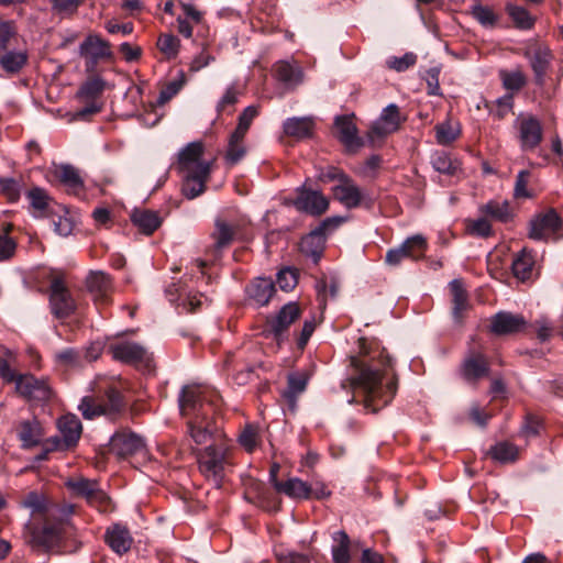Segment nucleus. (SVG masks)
I'll return each instance as SVG.
<instances>
[{
	"instance_id": "obj_1",
	"label": "nucleus",
	"mask_w": 563,
	"mask_h": 563,
	"mask_svg": "<svg viewBox=\"0 0 563 563\" xmlns=\"http://www.w3.org/2000/svg\"><path fill=\"white\" fill-rule=\"evenodd\" d=\"M346 384L362 396L364 408L377 412L394 398L397 389L393 364L386 350L365 338L358 339V354L350 357Z\"/></svg>"
},
{
	"instance_id": "obj_2",
	"label": "nucleus",
	"mask_w": 563,
	"mask_h": 563,
	"mask_svg": "<svg viewBox=\"0 0 563 563\" xmlns=\"http://www.w3.org/2000/svg\"><path fill=\"white\" fill-rule=\"evenodd\" d=\"M216 398L213 390L199 385L183 388L179 398L180 412L187 419L189 437L198 445L209 441L212 443L225 441L214 417Z\"/></svg>"
},
{
	"instance_id": "obj_3",
	"label": "nucleus",
	"mask_w": 563,
	"mask_h": 563,
	"mask_svg": "<svg viewBox=\"0 0 563 563\" xmlns=\"http://www.w3.org/2000/svg\"><path fill=\"white\" fill-rule=\"evenodd\" d=\"M203 144L191 142L178 154V168L184 177L183 194L194 199L206 190L210 178L212 161L203 159Z\"/></svg>"
},
{
	"instance_id": "obj_4",
	"label": "nucleus",
	"mask_w": 563,
	"mask_h": 563,
	"mask_svg": "<svg viewBox=\"0 0 563 563\" xmlns=\"http://www.w3.org/2000/svg\"><path fill=\"white\" fill-rule=\"evenodd\" d=\"M200 473L220 486L224 470L230 464L229 445L225 441L211 443L197 454Z\"/></svg>"
},
{
	"instance_id": "obj_5",
	"label": "nucleus",
	"mask_w": 563,
	"mask_h": 563,
	"mask_svg": "<svg viewBox=\"0 0 563 563\" xmlns=\"http://www.w3.org/2000/svg\"><path fill=\"white\" fill-rule=\"evenodd\" d=\"M125 407L122 394L115 388H108L102 398L86 396L81 399L78 409L86 419L99 416L115 417Z\"/></svg>"
},
{
	"instance_id": "obj_6",
	"label": "nucleus",
	"mask_w": 563,
	"mask_h": 563,
	"mask_svg": "<svg viewBox=\"0 0 563 563\" xmlns=\"http://www.w3.org/2000/svg\"><path fill=\"white\" fill-rule=\"evenodd\" d=\"M562 235V219L553 208L536 213L529 222V238L532 240H558Z\"/></svg>"
},
{
	"instance_id": "obj_7",
	"label": "nucleus",
	"mask_w": 563,
	"mask_h": 563,
	"mask_svg": "<svg viewBox=\"0 0 563 563\" xmlns=\"http://www.w3.org/2000/svg\"><path fill=\"white\" fill-rule=\"evenodd\" d=\"M79 56L85 60L86 70L92 73L100 62L114 58L111 45L98 34H89L79 45Z\"/></svg>"
},
{
	"instance_id": "obj_8",
	"label": "nucleus",
	"mask_w": 563,
	"mask_h": 563,
	"mask_svg": "<svg viewBox=\"0 0 563 563\" xmlns=\"http://www.w3.org/2000/svg\"><path fill=\"white\" fill-rule=\"evenodd\" d=\"M111 356L122 363L150 368L153 356L142 344L121 340L109 345Z\"/></svg>"
},
{
	"instance_id": "obj_9",
	"label": "nucleus",
	"mask_w": 563,
	"mask_h": 563,
	"mask_svg": "<svg viewBox=\"0 0 563 563\" xmlns=\"http://www.w3.org/2000/svg\"><path fill=\"white\" fill-rule=\"evenodd\" d=\"M525 58L528 59L529 65L534 75V82L539 87L545 85V77L551 68L553 60V53L548 45L539 42L527 44L522 52Z\"/></svg>"
},
{
	"instance_id": "obj_10",
	"label": "nucleus",
	"mask_w": 563,
	"mask_h": 563,
	"mask_svg": "<svg viewBox=\"0 0 563 563\" xmlns=\"http://www.w3.org/2000/svg\"><path fill=\"white\" fill-rule=\"evenodd\" d=\"M49 306L52 313L58 319L69 317L76 309V302L64 279L59 276H55L51 280Z\"/></svg>"
},
{
	"instance_id": "obj_11",
	"label": "nucleus",
	"mask_w": 563,
	"mask_h": 563,
	"mask_svg": "<svg viewBox=\"0 0 563 563\" xmlns=\"http://www.w3.org/2000/svg\"><path fill=\"white\" fill-rule=\"evenodd\" d=\"M15 389L21 397L32 401H47L53 396L47 379L37 378L31 374L19 375Z\"/></svg>"
},
{
	"instance_id": "obj_12",
	"label": "nucleus",
	"mask_w": 563,
	"mask_h": 563,
	"mask_svg": "<svg viewBox=\"0 0 563 563\" xmlns=\"http://www.w3.org/2000/svg\"><path fill=\"white\" fill-rule=\"evenodd\" d=\"M490 365L482 352L470 350L460 366L461 377L468 384L476 385L489 376Z\"/></svg>"
},
{
	"instance_id": "obj_13",
	"label": "nucleus",
	"mask_w": 563,
	"mask_h": 563,
	"mask_svg": "<svg viewBox=\"0 0 563 563\" xmlns=\"http://www.w3.org/2000/svg\"><path fill=\"white\" fill-rule=\"evenodd\" d=\"M296 192L292 203L297 210L319 217L329 209L330 201L321 191L301 186Z\"/></svg>"
},
{
	"instance_id": "obj_14",
	"label": "nucleus",
	"mask_w": 563,
	"mask_h": 563,
	"mask_svg": "<svg viewBox=\"0 0 563 563\" xmlns=\"http://www.w3.org/2000/svg\"><path fill=\"white\" fill-rule=\"evenodd\" d=\"M332 194L334 199L346 209H355L362 205L372 206V200L366 199L361 188L349 175L332 188Z\"/></svg>"
},
{
	"instance_id": "obj_15",
	"label": "nucleus",
	"mask_w": 563,
	"mask_h": 563,
	"mask_svg": "<svg viewBox=\"0 0 563 563\" xmlns=\"http://www.w3.org/2000/svg\"><path fill=\"white\" fill-rule=\"evenodd\" d=\"M300 317V309L296 302L285 305L279 312L266 322V332L272 334L278 344L284 339L288 328Z\"/></svg>"
},
{
	"instance_id": "obj_16",
	"label": "nucleus",
	"mask_w": 563,
	"mask_h": 563,
	"mask_svg": "<svg viewBox=\"0 0 563 563\" xmlns=\"http://www.w3.org/2000/svg\"><path fill=\"white\" fill-rule=\"evenodd\" d=\"M400 122L399 108L396 104L387 106L368 131L367 136L369 141L375 143L377 140L397 131Z\"/></svg>"
},
{
	"instance_id": "obj_17",
	"label": "nucleus",
	"mask_w": 563,
	"mask_h": 563,
	"mask_svg": "<svg viewBox=\"0 0 563 563\" xmlns=\"http://www.w3.org/2000/svg\"><path fill=\"white\" fill-rule=\"evenodd\" d=\"M144 441L137 434L122 430L114 433L110 440V448L120 457H126L144 450Z\"/></svg>"
},
{
	"instance_id": "obj_18",
	"label": "nucleus",
	"mask_w": 563,
	"mask_h": 563,
	"mask_svg": "<svg viewBox=\"0 0 563 563\" xmlns=\"http://www.w3.org/2000/svg\"><path fill=\"white\" fill-rule=\"evenodd\" d=\"M86 286L97 305L109 303L112 291L109 275L103 272H91L86 278Z\"/></svg>"
},
{
	"instance_id": "obj_19",
	"label": "nucleus",
	"mask_w": 563,
	"mask_h": 563,
	"mask_svg": "<svg viewBox=\"0 0 563 563\" xmlns=\"http://www.w3.org/2000/svg\"><path fill=\"white\" fill-rule=\"evenodd\" d=\"M542 126L538 119L528 117L519 122V140L523 151L534 150L542 141Z\"/></svg>"
},
{
	"instance_id": "obj_20",
	"label": "nucleus",
	"mask_w": 563,
	"mask_h": 563,
	"mask_svg": "<svg viewBox=\"0 0 563 563\" xmlns=\"http://www.w3.org/2000/svg\"><path fill=\"white\" fill-rule=\"evenodd\" d=\"M526 325L522 316L510 312H498L490 320V331L497 335L512 334L521 331Z\"/></svg>"
},
{
	"instance_id": "obj_21",
	"label": "nucleus",
	"mask_w": 563,
	"mask_h": 563,
	"mask_svg": "<svg viewBox=\"0 0 563 563\" xmlns=\"http://www.w3.org/2000/svg\"><path fill=\"white\" fill-rule=\"evenodd\" d=\"M276 79L288 88H296L303 81L302 68L296 62L279 60L274 65Z\"/></svg>"
},
{
	"instance_id": "obj_22",
	"label": "nucleus",
	"mask_w": 563,
	"mask_h": 563,
	"mask_svg": "<svg viewBox=\"0 0 563 563\" xmlns=\"http://www.w3.org/2000/svg\"><path fill=\"white\" fill-rule=\"evenodd\" d=\"M44 431L37 419L21 421L18 426V438L23 449H31L41 443Z\"/></svg>"
},
{
	"instance_id": "obj_23",
	"label": "nucleus",
	"mask_w": 563,
	"mask_h": 563,
	"mask_svg": "<svg viewBox=\"0 0 563 563\" xmlns=\"http://www.w3.org/2000/svg\"><path fill=\"white\" fill-rule=\"evenodd\" d=\"M284 133L296 140L311 137L314 130V119L312 117H292L284 122Z\"/></svg>"
},
{
	"instance_id": "obj_24",
	"label": "nucleus",
	"mask_w": 563,
	"mask_h": 563,
	"mask_svg": "<svg viewBox=\"0 0 563 563\" xmlns=\"http://www.w3.org/2000/svg\"><path fill=\"white\" fill-rule=\"evenodd\" d=\"M236 230L238 227L235 224L218 219L214 223V231L211 234L213 252L220 253L222 250L229 247L234 241Z\"/></svg>"
},
{
	"instance_id": "obj_25",
	"label": "nucleus",
	"mask_w": 563,
	"mask_h": 563,
	"mask_svg": "<svg viewBox=\"0 0 563 563\" xmlns=\"http://www.w3.org/2000/svg\"><path fill=\"white\" fill-rule=\"evenodd\" d=\"M479 212L492 220L507 223L515 217V210L508 200L494 199L479 207Z\"/></svg>"
},
{
	"instance_id": "obj_26",
	"label": "nucleus",
	"mask_w": 563,
	"mask_h": 563,
	"mask_svg": "<svg viewBox=\"0 0 563 563\" xmlns=\"http://www.w3.org/2000/svg\"><path fill=\"white\" fill-rule=\"evenodd\" d=\"M275 291V285L269 278H256L246 288L247 298L256 306L269 302Z\"/></svg>"
},
{
	"instance_id": "obj_27",
	"label": "nucleus",
	"mask_w": 563,
	"mask_h": 563,
	"mask_svg": "<svg viewBox=\"0 0 563 563\" xmlns=\"http://www.w3.org/2000/svg\"><path fill=\"white\" fill-rule=\"evenodd\" d=\"M106 541L115 553L123 554L131 549L133 539L126 527L113 525L106 532Z\"/></svg>"
},
{
	"instance_id": "obj_28",
	"label": "nucleus",
	"mask_w": 563,
	"mask_h": 563,
	"mask_svg": "<svg viewBox=\"0 0 563 563\" xmlns=\"http://www.w3.org/2000/svg\"><path fill=\"white\" fill-rule=\"evenodd\" d=\"M131 221L146 235L153 234L162 224L158 212L148 209H134L131 213Z\"/></svg>"
},
{
	"instance_id": "obj_29",
	"label": "nucleus",
	"mask_w": 563,
	"mask_h": 563,
	"mask_svg": "<svg viewBox=\"0 0 563 563\" xmlns=\"http://www.w3.org/2000/svg\"><path fill=\"white\" fill-rule=\"evenodd\" d=\"M60 435L65 439L66 445L76 446L82 432L80 420L75 415H65L57 421Z\"/></svg>"
},
{
	"instance_id": "obj_30",
	"label": "nucleus",
	"mask_w": 563,
	"mask_h": 563,
	"mask_svg": "<svg viewBox=\"0 0 563 563\" xmlns=\"http://www.w3.org/2000/svg\"><path fill=\"white\" fill-rule=\"evenodd\" d=\"M335 128L340 141L349 148L356 150L362 145L361 139L357 136V129L352 118L339 117L335 120Z\"/></svg>"
},
{
	"instance_id": "obj_31",
	"label": "nucleus",
	"mask_w": 563,
	"mask_h": 563,
	"mask_svg": "<svg viewBox=\"0 0 563 563\" xmlns=\"http://www.w3.org/2000/svg\"><path fill=\"white\" fill-rule=\"evenodd\" d=\"M487 455L497 463L510 464L519 460L520 449L509 441H499L489 448Z\"/></svg>"
},
{
	"instance_id": "obj_32",
	"label": "nucleus",
	"mask_w": 563,
	"mask_h": 563,
	"mask_svg": "<svg viewBox=\"0 0 563 563\" xmlns=\"http://www.w3.org/2000/svg\"><path fill=\"white\" fill-rule=\"evenodd\" d=\"M55 175L58 180L73 194L79 195L84 189V181L79 170L71 165H59L56 167Z\"/></svg>"
},
{
	"instance_id": "obj_33",
	"label": "nucleus",
	"mask_w": 563,
	"mask_h": 563,
	"mask_svg": "<svg viewBox=\"0 0 563 563\" xmlns=\"http://www.w3.org/2000/svg\"><path fill=\"white\" fill-rule=\"evenodd\" d=\"M310 379L308 372L291 373L288 375V387L283 396L288 401L291 409H295L297 397L306 390Z\"/></svg>"
},
{
	"instance_id": "obj_34",
	"label": "nucleus",
	"mask_w": 563,
	"mask_h": 563,
	"mask_svg": "<svg viewBox=\"0 0 563 563\" xmlns=\"http://www.w3.org/2000/svg\"><path fill=\"white\" fill-rule=\"evenodd\" d=\"M25 49L5 51L0 56V67L8 75L18 74L27 63Z\"/></svg>"
},
{
	"instance_id": "obj_35",
	"label": "nucleus",
	"mask_w": 563,
	"mask_h": 563,
	"mask_svg": "<svg viewBox=\"0 0 563 563\" xmlns=\"http://www.w3.org/2000/svg\"><path fill=\"white\" fill-rule=\"evenodd\" d=\"M274 487L290 498L309 499V484L300 478L294 477L286 482L275 481Z\"/></svg>"
},
{
	"instance_id": "obj_36",
	"label": "nucleus",
	"mask_w": 563,
	"mask_h": 563,
	"mask_svg": "<svg viewBox=\"0 0 563 563\" xmlns=\"http://www.w3.org/2000/svg\"><path fill=\"white\" fill-rule=\"evenodd\" d=\"M324 239L325 236L322 234V232L316 228L301 239L299 244L301 253L312 257L314 262H318L323 249Z\"/></svg>"
},
{
	"instance_id": "obj_37",
	"label": "nucleus",
	"mask_w": 563,
	"mask_h": 563,
	"mask_svg": "<svg viewBox=\"0 0 563 563\" xmlns=\"http://www.w3.org/2000/svg\"><path fill=\"white\" fill-rule=\"evenodd\" d=\"M452 292V313L456 321H461L464 312L468 309V299L462 283L459 279H454L450 283Z\"/></svg>"
},
{
	"instance_id": "obj_38",
	"label": "nucleus",
	"mask_w": 563,
	"mask_h": 563,
	"mask_svg": "<svg viewBox=\"0 0 563 563\" xmlns=\"http://www.w3.org/2000/svg\"><path fill=\"white\" fill-rule=\"evenodd\" d=\"M461 134L459 122L445 120L435 125V140L440 145H449L454 142Z\"/></svg>"
},
{
	"instance_id": "obj_39",
	"label": "nucleus",
	"mask_w": 563,
	"mask_h": 563,
	"mask_svg": "<svg viewBox=\"0 0 563 563\" xmlns=\"http://www.w3.org/2000/svg\"><path fill=\"white\" fill-rule=\"evenodd\" d=\"M336 542L332 548V559L334 563H350V538L345 531H338L333 537Z\"/></svg>"
},
{
	"instance_id": "obj_40",
	"label": "nucleus",
	"mask_w": 563,
	"mask_h": 563,
	"mask_svg": "<svg viewBox=\"0 0 563 563\" xmlns=\"http://www.w3.org/2000/svg\"><path fill=\"white\" fill-rule=\"evenodd\" d=\"M533 264L534 261L532 255L526 252V250L521 251L512 261L511 265L516 278L522 282L530 278L532 274Z\"/></svg>"
},
{
	"instance_id": "obj_41",
	"label": "nucleus",
	"mask_w": 563,
	"mask_h": 563,
	"mask_svg": "<svg viewBox=\"0 0 563 563\" xmlns=\"http://www.w3.org/2000/svg\"><path fill=\"white\" fill-rule=\"evenodd\" d=\"M499 78L505 89L510 91H519L527 84V76L520 68L512 70H499Z\"/></svg>"
},
{
	"instance_id": "obj_42",
	"label": "nucleus",
	"mask_w": 563,
	"mask_h": 563,
	"mask_svg": "<svg viewBox=\"0 0 563 563\" xmlns=\"http://www.w3.org/2000/svg\"><path fill=\"white\" fill-rule=\"evenodd\" d=\"M244 137L243 135H236L235 132L231 133L225 153V159L229 164L234 165L245 156Z\"/></svg>"
},
{
	"instance_id": "obj_43",
	"label": "nucleus",
	"mask_w": 563,
	"mask_h": 563,
	"mask_svg": "<svg viewBox=\"0 0 563 563\" xmlns=\"http://www.w3.org/2000/svg\"><path fill=\"white\" fill-rule=\"evenodd\" d=\"M15 362V353L9 349L2 347L0 354V376L7 383H15L16 378L19 377V375H16L12 368Z\"/></svg>"
},
{
	"instance_id": "obj_44",
	"label": "nucleus",
	"mask_w": 563,
	"mask_h": 563,
	"mask_svg": "<svg viewBox=\"0 0 563 563\" xmlns=\"http://www.w3.org/2000/svg\"><path fill=\"white\" fill-rule=\"evenodd\" d=\"M242 95L243 87L240 84L232 82L229 85L217 103L216 109L218 113L225 112L229 108L233 107Z\"/></svg>"
},
{
	"instance_id": "obj_45",
	"label": "nucleus",
	"mask_w": 563,
	"mask_h": 563,
	"mask_svg": "<svg viewBox=\"0 0 563 563\" xmlns=\"http://www.w3.org/2000/svg\"><path fill=\"white\" fill-rule=\"evenodd\" d=\"M465 230L470 235L487 239L494 234L492 224L487 217L478 219H466Z\"/></svg>"
},
{
	"instance_id": "obj_46",
	"label": "nucleus",
	"mask_w": 563,
	"mask_h": 563,
	"mask_svg": "<svg viewBox=\"0 0 563 563\" xmlns=\"http://www.w3.org/2000/svg\"><path fill=\"white\" fill-rule=\"evenodd\" d=\"M531 173L529 170H520L516 177L514 187L515 199H532L537 197L534 189L529 187Z\"/></svg>"
},
{
	"instance_id": "obj_47",
	"label": "nucleus",
	"mask_w": 563,
	"mask_h": 563,
	"mask_svg": "<svg viewBox=\"0 0 563 563\" xmlns=\"http://www.w3.org/2000/svg\"><path fill=\"white\" fill-rule=\"evenodd\" d=\"M66 485L76 496L82 497L87 501L99 486L96 481H90L84 477L69 479Z\"/></svg>"
},
{
	"instance_id": "obj_48",
	"label": "nucleus",
	"mask_w": 563,
	"mask_h": 563,
	"mask_svg": "<svg viewBox=\"0 0 563 563\" xmlns=\"http://www.w3.org/2000/svg\"><path fill=\"white\" fill-rule=\"evenodd\" d=\"M506 10L518 29L529 30L534 25L536 20L530 15L527 9L515 4H508Z\"/></svg>"
},
{
	"instance_id": "obj_49",
	"label": "nucleus",
	"mask_w": 563,
	"mask_h": 563,
	"mask_svg": "<svg viewBox=\"0 0 563 563\" xmlns=\"http://www.w3.org/2000/svg\"><path fill=\"white\" fill-rule=\"evenodd\" d=\"M104 86L102 78L92 77L80 87L78 97L85 100H95L102 93Z\"/></svg>"
},
{
	"instance_id": "obj_50",
	"label": "nucleus",
	"mask_w": 563,
	"mask_h": 563,
	"mask_svg": "<svg viewBox=\"0 0 563 563\" xmlns=\"http://www.w3.org/2000/svg\"><path fill=\"white\" fill-rule=\"evenodd\" d=\"M406 255L412 260H419L424 255L427 250V241L422 235L408 238L402 244Z\"/></svg>"
},
{
	"instance_id": "obj_51",
	"label": "nucleus",
	"mask_w": 563,
	"mask_h": 563,
	"mask_svg": "<svg viewBox=\"0 0 563 563\" xmlns=\"http://www.w3.org/2000/svg\"><path fill=\"white\" fill-rule=\"evenodd\" d=\"M157 47L167 58H174L178 55L180 41L175 35L165 33L158 37Z\"/></svg>"
},
{
	"instance_id": "obj_52",
	"label": "nucleus",
	"mask_w": 563,
	"mask_h": 563,
	"mask_svg": "<svg viewBox=\"0 0 563 563\" xmlns=\"http://www.w3.org/2000/svg\"><path fill=\"white\" fill-rule=\"evenodd\" d=\"M432 166L442 174L453 175L459 169V163L453 161L449 154L440 152L432 157Z\"/></svg>"
},
{
	"instance_id": "obj_53",
	"label": "nucleus",
	"mask_w": 563,
	"mask_h": 563,
	"mask_svg": "<svg viewBox=\"0 0 563 563\" xmlns=\"http://www.w3.org/2000/svg\"><path fill=\"white\" fill-rule=\"evenodd\" d=\"M258 115V108L256 106L246 107L239 115L238 125L233 132L236 135L245 136L253 120Z\"/></svg>"
},
{
	"instance_id": "obj_54",
	"label": "nucleus",
	"mask_w": 563,
	"mask_h": 563,
	"mask_svg": "<svg viewBox=\"0 0 563 563\" xmlns=\"http://www.w3.org/2000/svg\"><path fill=\"white\" fill-rule=\"evenodd\" d=\"M55 362L63 368H73L79 365L80 354L78 351L67 347L55 354Z\"/></svg>"
},
{
	"instance_id": "obj_55",
	"label": "nucleus",
	"mask_w": 563,
	"mask_h": 563,
	"mask_svg": "<svg viewBox=\"0 0 563 563\" xmlns=\"http://www.w3.org/2000/svg\"><path fill=\"white\" fill-rule=\"evenodd\" d=\"M239 442L247 452H253L260 443L257 428L247 424L239 435Z\"/></svg>"
},
{
	"instance_id": "obj_56",
	"label": "nucleus",
	"mask_w": 563,
	"mask_h": 563,
	"mask_svg": "<svg viewBox=\"0 0 563 563\" xmlns=\"http://www.w3.org/2000/svg\"><path fill=\"white\" fill-rule=\"evenodd\" d=\"M22 505L31 509L33 514H43L47 510L46 497L36 492L29 493L23 499Z\"/></svg>"
},
{
	"instance_id": "obj_57",
	"label": "nucleus",
	"mask_w": 563,
	"mask_h": 563,
	"mask_svg": "<svg viewBox=\"0 0 563 563\" xmlns=\"http://www.w3.org/2000/svg\"><path fill=\"white\" fill-rule=\"evenodd\" d=\"M298 283V273L296 269L284 268L277 274L276 284L284 291L292 290Z\"/></svg>"
},
{
	"instance_id": "obj_58",
	"label": "nucleus",
	"mask_w": 563,
	"mask_h": 563,
	"mask_svg": "<svg viewBox=\"0 0 563 563\" xmlns=\"http://www.w3.org/2000/svg\"><path fill=\"white\" fill-rule=\"evenodd\" d=\"M87 503L90 506L96 507L100 512H109L113 510L110 497L99 486Z\"/></svg>"
},
{
	"instance_id": "obj_59",
	"label": "nucleus",
	"mask_w": 563,
	"mask_h": 563,
	"mask_svg": "<svg viewBox=\"0 0 563 563\" xmlns=\"http://www.w3.org/2000/svg\"><path fill=\"white\" fill-rule=\"evenodd\" d=\"M474 18L484 26H493L497 21V15L492 8L482 4H475L472 8Z\"/></svg>"
},
{
	"instance_id": "obj_60",
	"label": "nucleus",
	"mask_w": 563,
	"mask_h": 563,
	"mask_svg": "<svg viewBox=\"0 0 563 563\" xmlns=\"http://www.w3.org/2000/svg\"><path fill=\"white\" fill-rule=\"evenodd\" d=\"M416 62H417L416 54L409 52V53H406L401 57L393 56V57L388 58L386 64H387V67L390 69H394L396 71H405L409 67L413 66L416 64Z\"/></svg>"
},
{
	"instance_id": "obj_61",
	"label": "nucleus",
	"mask_w": 563,
	"mask_h": 563,
	"mask_svg": "<svg viewBox=\"0 0 563 563\" xmlns=\"http://www.w3.org/2000/svg\"><path fill=\"white\" fill-rule=\"evenodd\" d=\"M0 190L10 202H15L21 195V185L13 178H2L0 179Z\"/></svg>"
},
{
	"instance_id": "obj_62",
	"label": "nucleus",
	"mask_w": 563,
	"mask_h": 563,
	"mask_svg": "<svg viewBox=\"0 0 563 563\" xmlns=\"http://www.w3.org/2000/svg\"><path fill=\"white\" fill-rule=\"evenodd\" d=\"M26 196L30 200V205L32 206V208L40 211L47 208L48 196L44 189L38 187L32 188Z\"/></svg>"
},
{
	"instance_id": "obj_63",
	"label": "nucleus",
	"mask_w": 563,
	"mask_h": 563,
	"mask_svg": "<svg viewBox=\"0 0 563 563\" xmlns=\"http://www.w3.org/2000/svg\"><path fill=\"white\" fill-rule=\"evenodd\" d=\"M346 176L347 174L344 173L342 169L334 166H328L320 170L318 179L321 183L338 181V184H340Z\"/></svg>"
},
{
	"instance_id": "obj_64",
	"label": "nucleus",
	"mask_w": 563,
	"mask_h": 563,
	"mask_svg": "<svg viewBox=\"0 0 563 563\" xmlns=\"http://www.w3.org/2000/svg\"><path fill=\"white\" fill-rule=\"evenodd\" d=\"M16 38L15 27L12 22H0V49L5 51L12 40Z\"/></svg>"
}]
</instances>
